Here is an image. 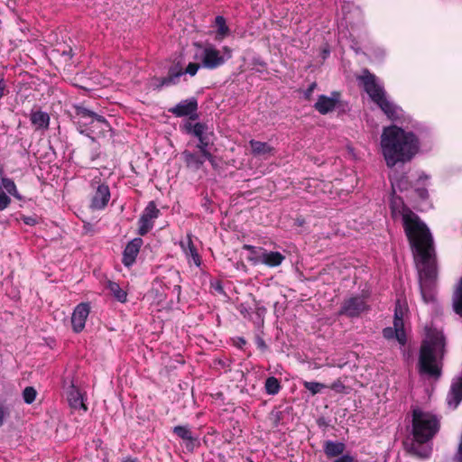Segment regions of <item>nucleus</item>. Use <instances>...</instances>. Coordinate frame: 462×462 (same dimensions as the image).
<instances>
[{"instance_id":"nucleus-26","label":"nucleus","mask_w":462,"mask_h":462,"mask_svg":"<svg viewBox=\"0 0 462 462\" xmlns=\"http://www.w3.org/2000/svg\"><path fill=\"white\" fill-rule=\"evenodd\" d=\"M183 156L188 167L198 170L201 167L204 162L207 160L201 153H192L189 152H184Z\"/></svg>"},{"instance_id":"nucleus-14","label":"nucleus","mask_w":462,"mask_h":462,"mask_svg":"<svg viewBox=\"0 0 462 462\" xmlns=\"http://www.w3.org/2000/svg\"><path fill=\"white\" fill-rule=\"evenodd\" d=\"M142 245L143 240L141 238H134L126 245L122 260L125 266L129 267L134 264Z\"/></svg>"},{"instance_id":"nucleus-37","label":"nucleus","mask_w":462,"mask_h":462,"mask_svg":"<svg viewBox=\"0 0 462 462\" xmlns=\"http://www.w3.org/2000/svg\"><path fill=\"white\" fill-rule=\"evenodd\" d=\"M330 388L337 393H341L344 391L345 386L340 381H336L331 384Z\"/></svg>"},{"instance_id":"nucleus-16","label":"nucleus","mask_w":462,"mask_h":462,"mask_svg":"<svg viewBox=\"0 0 462 462\" xmlns=\"http://www.w3.org/2000/svg\"><path fill=\"white\" fill-rule=\"evenodd\" d=\"M180 246L181 247L185 256L187 257L189 263H190V259L197 265H200V257L195 248L191 236L187 235V236L180 241Z\"/></svg>"},{"instance_id":"nucleus-12","label":"nucleus","mask_w":462,"mask_h":462,"mask_svg":"<svg viewBox=\"0 0 462 462\" xmlns=\"http://www.w3.org/2000/svg\"><path fill=\"white\" fill-rule=\"evenodd\" d=\"M367 306L362 297H352L346 300L340 310V314L356 317L366 310Z\"/></svg>"},{"instance_id":"nucleus-31","label":"nucleus","mask_w":462,"mask_h":462,"mask_svg":"<svg viewBox=\"0 0 462 462\" xmlns=\"http://www.w3.org/2000/svg\"><path fill=\"white\" fill-rule=\"evenodd\" d=\"M302 384L308 391L311 393L312 395L320 393L323 389L327 387L324 383L318 382L303 381Z\"/></svg>"},{"instance_id":"nucleus-11","label":"nucleus","mask_w":462,"mask_h":462,"mask_svg":"<svg viewBox=\"0 0 462 462\" xmlns=\"http://www.w3.org/2000/svg\"><path fill=\"white\" fill-rule=\"evenodd\" d=\"M159 216V209L153 202H150L139 219V234H147L153 226V220Z\"/></svg>"},{"instance_id":"nucleus-15","label":"nucleus","mask_w":462,"mask_h":462,"mask_svg":"<svg viewBox=\"0 0 462 462\" xmlns=\"http://www.w3.org/2000/svg\"><path fill=\"white\" fill-rule=\"evenodd\" d=\"M339 95L338 93H332L331 97L319 96L318 101L315 104V108L320 114H328L333 111L338 103Z\"/></svg>"},{"instance_id":"nucleus-6","label":"nucleus","mask_w":462,"mask_h":462,"mask_svg":"<svg viewBox=\"0 0 462 462\" xmlns=\"http://www.w3.org/2000/svg\"><path fill=\"white\" fill-rule=\"evenodd\" d=\"M195 45L201 50L199 53H196L195 58L199 60L206 69L218 68L232 57V50L227 46L218 50L211 43H207L204 46L199 43Z\"/></svg>"},{"instance_id":"nucleus-18","label":"nucleus","mask_w":462,"mask_h":462,"mask_svg":"<svg viewBox=\"0 0 462 462\" xmlns=\"http://www.w3.org/2000/svg\"><path fill=\"white\" fill-rule=\"evenodd\" d=\"M67 398H68L69 404L72 409H75V410L79 409V410H82L83 411H87L88 408L84 402L82 393H80V391L79 389H77L73 385L70 386V388L67 393Z\"/></svg>"},{"instance_id":"nucleus-17","label":"nucleus","mask_w":462,"mask_h":462,"mask_svg":"<svg viewBox=\"0 0 462 462\" xmlns=\"http://www.w3.org/2000/svg\"><path fill=\"white\" fill-rule=\"evenodd\" d=\"M198 104L195 99H187L180 102L177 106L171 108L169 111L176 116H190L196 112Z\"/></svg>"},{"instance_id":"nucleus-30","label":"nucleus","mask_w":462,"mask_h":462,"mask_svg":"<svg viewBox=\"0 0 462 462\" xmlns=\"http://www.w3.org/2000/svg\"><path fill=\"white\" fill-rule=\"evenodd\" d=\"M281 388L279 381L275 377H269L265 382V390L269 394H276L279 393Z\"/></svg>"},{"instance_id":"nucleus-22","label":"nucleus","mask_w":462,"mask_h":462,"mask_svg":"<svg viewBox=\"0 0 462 462\" xmlns=\"http://www.w3.org/2000/svg\"><path fill=\"white\" fill-rule=\"evenodd\" d=\"M430 178L429 175L423 172L419 174L415 183V192L420 199L424 200L429 197L427 187L430 184Z\"/></svg>"},{"instance_id":"nucleus-8","label":"nucleus","mask_w":462,"mask_h":462,"mask_svg":"<svg viewBox=\"0 0 462 462\" xmlns=\"http://www.w3.org/2000/svg\"><path fill=\"white\" fill-rule=\"evenodd\" d=\"M407 311L406 302L401 299L396 301L394 310L393 328H385L383 331V337L387 339L396 338L403 346L406 343L403 317Z\"/></svg>"},{"instance_id":"nucleus-34","label":"nucleus","mask_w":462,"mask_h":462,"mask_svg":"<svg viewBox=\"0 0 462 462\" xmlns=\"http://www.w3.org/2000/svg\"><path fill=\"white\" fill-rule=\"evenodd\" d=\"M208 139L206 137V143H201L199 142V143L198 144V148L199 149L200 151V153L205 157L207 158V160H208L212 164L214 163L213 162V157L212 155L208 152L207 150V146L208 144Z\"/></svg>"},{"instance_id":"nucleus-24","label":"nucleus","mask_w":462,"mask_h":462,"mask_svg":"<svg viewBox=\"0 0 462 462\" xmlns=\"http://www.w3.org/2000/svg\"><path fill=\"white\" fill-rule=\"evenodd\" d=\"M215 27L217 29L215 40L217 42L223 41L230 33V30H229L228 26L226 25V19L223 16L219 15V16L216 17Z\"/></svg>"},{"instance_id":"nucleus-7","label":"nucleus","mask_w":462,"mask_h":462,"mask_svg":"<svg viewBox=\"0 0 462 462\" xmlns=\"http://www.w3.org/2000/svg\"><path fill=\"white\" fill-rule=\"evenodd\" d=\"M89 176L92 178L90 181L89 207L93 210H102L107 206L111 198L109 187L101 180L97 170L92 171Z\"/></svg>"},{"instance_id":"nucleus-4","label":"nucleus","mask_w":462,"mask_h":462,"mask_svg":"<svg viewBox=\"0 0 462 462\" xmlns=\"http://www.w3.org/2000/svg\"><path fill=\"white\" fill-rule=\"evenodd\" d=\"M439 422L438 418L428 411L420 409L413 411L412 433L415 444L411 449L420 457H428L430 454V448L428 446L420 447V444L426 443L438 432Z\"/></svg>"},{"instance_id":"nucleus-36","label":"nucleus","mask_w":462,"mask_h":462,"mask_svg":"<svg viewBox=\"0 0 462 462\" xmlns=\"http://www.w3.org/2000/svg\"><path fill=\"white\" fill-rule=\"evenodd\" d=\"M355 461V458L353 456H351L350 454L346 453V454H342L340 456H338V457H337L333 462H354Z\"/></svg>"},{"instance_id":"nucleus-20","label":"nucleus","mask_w":462,"mask_h":462,"mask_svg":"<svg viewBox=\"0 0 462 462\" xmlns=\"http://www.w3.org/2000/svg\"><path fill=\"white\" fill-rule=\"evenodd\" d=\"M261 257V263L269 267H277L281 265L285 259V256L280 252L267 251L266 249H264Z\"/></svg>"},{"instance_id":"nucleus-9","label":"nucleus","mask_w":462,"mask_h":462,"mask_svg":"<svg viewBox=\"0 0 462 462\" xmlns=\"http://www.w3.org/2000/svg\"><path fill=\"white\" fill-rule=\"evenodd\" d=\"M5 189L10 195L15 199L22 200L23 197L18 192L15 183L9 178H2L0 183V211L5 210L11 203V199L4 190Z\"/></svg>"},{"instance_id":"nucleus-42","label":"nucleus","mask_w":462,"mask_h":462,"mask_svg":"<svg viewBox=\"0 0 462 462\" xmlns=\"http://www.w3.org/2000/svg\"><path fill=\"white\" fill-rule=\"evenodd\" d=\"M314 87H315V84H312V87L310 88V91H311Z\"/></svg>"},{"instance_id":"nucleus-13","label":"nucleus","mask_w":462,"mask_h":462,"mask_svg":"<svg viewBox=\"0 0 462 462\" xmlns=\"http://www.w3.org/2000/svg\"><path fill=\"white\" fill-rule=\"evenodd\" d=\"M90 307L87 303L79 304L71 316L72 328L76 333L81 332L88 317Z\"/></svg>"},{"instance_id":"nucleus-27","label":"nucleus","mask_w":462,"mask_h":462,"mask_svg":"<svg viewBox=\"0 0 462 462\" xmlns=\"http://www.w3.org/2000/svg\"><path fill=\"white\" fill-rule=\"evenodd\" d=\"M243 248L249 252V255L247 257L248 261H250L254 265L261 263V256L263 255L264 248L255 247L250 245H245Z\"/></svg>"},{"instance_id":"nucleus-43","label":"nucleus","mask_w":462,"mask_h":462,"mask_svg":"<svg viewBox=\"0 0 462 462\" xmlns=\"http://www.w3.org/2000/svg\"><path fill=\"white\" fill-rule=\"evenodd\" d=\"M247 461H248V462H254V461H253V460H251V459H247Z\"/></svg>"},{"instance_id":"nucleus-3","label":"nucleus","mask_w":462,"mask_h":462,"mask_svg":"<svg viewBox=\"0 0 462 462\" xmlns=\"http://www.w3.org/2000/svg\"><path fill=\"white\" fill-rule=\"evenodd\" d=\"M445 337L442 331L428 328L421 345L419 368L421 374L439 378L441 374V361L444 354Z\"/></svg>"},{"instance_id":"nucleus-10","label":"nucleus","mask_w":462,"mask_h":462,"mask_svg":"<svg viewBox=\"0 0 462 462\" xmlns=\"http://www.w3.org/2000/svg\"><path fill=\"white\" fill-rule=\"evenodd\" d=\"M200 65L199 63L190 62L186 69L183 71L181 69L178 71H170L168 77L162 78L161 79H155L152 83L156 88H162L163 86H171L176 84L179 80V78L183 74H189L190 76H195L198 72Z\"/></svg>"},{"instance_id":"nucleus-21","label":"nucleus","mask_w":462,"mask_h":462,"mask_svg":"<svg viewBox=\"0 0 462 462\" xmlns=\"http://www.w3.org/2000/svg\"><path fill=\"white\" fill-rule=\"evenodd\" d=\"M323 449L328 458L337 457L342 455L346 449L343 442L327 440L323 444Z\"/></svg>"},{"instance_id":"nucleus-23","label":"nucleus","mask_w":462,"mask_h":462,"mask_svg":"<svg viewBox=\"0 0 462 462\" xmlns=\"http://www.w3.org/2000/svg\"><path fill=\"white\" fill-rule=\"evenodd\" d=\"M31 122L36 129H47L50 124V116L42 111H33L31 114Z\"/></svg>"},{"instance_id":"nucleus-33","label":"nucleus","mask_w":462,"mask_h":462,"mask_svg":"<svg viewBox=\"0 0 462 462\" xmlns=\"http://www.w3.org/2000/svg\"><path fill=\"white\" fill-rule=\"evenodd\" d=\"M37 393L33 387H26L23 390V397L26 403L31 404L35 401Z\"/></svg>"},{"instance_id":"nucleus-2","label":"nucleus","mask_w":462,"mask_h":462,"mask_svg":"<svg viewBox=\"0 0 462 462\" xmlns=\"http://www.w3.org/2000/svg\"><path fill=\"white\" fill-rule=\"evenodd\" d=\"M390 180L393 189L392 217L402 223L405 234L413 248L422 299L425 302H430L434 300L433 287L437 277L433 239L427 226L404 205L402 199L396 195L398 191L407 189L409 186L407 178L391 177Z\"/></svg>"},{"instance_id":"nucleus-35","label":"nucleus","mask_w":462,"mask_h":462,"mask_svg":"<svg viewBox=\"0 0 462 462\" xmlns=\"http://www.w3.org/2000/svg\"><path fill=\"white\" fill-rule=\"evenodd\" d=\"M9 416L7 407L0 403V427L4 424L5 419Z\"/></svg>"},{"instance_id":"nucleus-1","label":"nucleus","mask_w":462,"mask_h":462,"mask_svg":"<svg viewBox=\"0 0 462 462\" xmlns=\"http://www.w3.org/2000/svg\"><path fill=\"white\" fill-rule=\"evenodd\" d=\"M357 79L387 118L402 125H393L383 129L380 146L386 165L393 168L411 162L420 148L419 137L414 132L420 128V124L391 100L383 83L375 75L364 70Z\"/></svg>"},{"instance_id":"nucleus-32","label":"nucleus","mask_w":462,"mask_h":462,"mask_svg":"<svg viewBox=\"0 0 462 462\" xmlns=\"http://www.w3.org/2000/svg\"><path fill=\"white\" fill-rule=\"evenodd\" d=\"M206 126L203 124L197 123L193 125L191 133L197 136L201 143H206L205 136Z\"/></svg>"},{"instance_id":"nucleus-28","label":"nucleus","mask_w":462,"mask_h":462,"mask_svg":"<svg viewBox=\"0 0 462 462\" xmlns=\"http://www.w3.org/2000/svg\"><path fill=\"white\" fill-rule=\"evenodd\" d=\"M453 309L457 314L462 317V277L453 294Z\"/></svg>"},{"instance_id":"nucleus-39","label":"nucleus","mask_w":462,"mask_h":462,"mask_svg":"<svg viewBox=\"0 0 462 462\" xmlns=\"http://www.w3.org/2000/svg\"><path fill=\"white\" fill-rule=\"evenodd\" d=\"M23 219V222L29 226H33L36 223V220L32 217H24Z\"/></svg>"},{"instance_id":"nucleus-38","label":"nucleus","mask_w":462,"mask_h":462,"mask_svg":"<svg viewBox=\"0 0 462 462\" xmlns=\"http://www.w3.org/2000/svg\"><path fill=\"white\" fill-rule=\"evenodd\" d=\"M169 275L175 282H179V280H180V273H179V272H177L175 270H171V271H169Z\"/></svg>"},{"instance_id":"nucleus-40","label":"nucleus","mask_w":462,"mask_h":462,"mask_svg":"<svg viewBox=\"0 0 462 462\" xmlns=\"http://www.w3.org/2000/svg\"><path fill=\"white\" fill-rule=\"evenodd\" d=\"M172 291L175 292L179 296L180 293V286L179 284H175L173 286Z\"/></svg>"},{"instance_id":"nucleus-5","label":"nucleus","mask_w":462,"mask_h":462,"mask_svg":"<svg viewBox=\"0 0 462 462\" xmlns=\"http://www.w3.org/2000/svg\"><path fill=\"white\" fill-rule=\"evenodd\" d=\"M77 115L79 116L80 133H86L92 139L99 137L110 130L109 124L103 116L87 108H79Z\"/></svg>"},{"instance_id":"nucleus-25","label":"nucleus","mask_w":462,"mask_h":462,"mask_svg":"<svg viewBox=\"0 0 462 462\" xmlns=\"http://www.w3.org/2000/svg\"><path fill=\"white\" fill-rule=\"evenodd\" d=\"M250 146L254 154L263 157L271 155L273 150L267 143L254 140L250 141Z\"/></svg>"},{"instance_id":"nucleus-41","label":"nucleus","mask_w":462,"mask_h":462,"mask_svg":"<svg viewBox=\"0 0 462 462\" xmlns=\"http://www.w3.org/2000/svg\"><path fill=\"white\" fill-rule=\"evenodd\" d=\"M123 462H139L136 458H127L124 460Z\"/></svg>"},{"instance_id":"nucleus-29","label":"nucleus","mask_w":462,"mask_h":462,"mask_svg":"<svg viewBox=\"0 0 462 462\" xmlns=\"http://www.w3.org/2000/svg\"><path fill=\"white\" fill-rule=\"evenodd\" d=\"M106 288L113 294V296L120 302H125L127 300V292L122 289L118 283L108 282Z\"/></svg>"},{"instance_id":"nucleus-19","label":"nucleus","mask_w":462,"mask_h":462,"mask_svg":"<svg viewBox=\"0 0 462 462\" xmlns=\"http://www.w3.org/2000/svg\"><path fill=\"white\" fill-rule=\"evenodd\" d=\"M173 432L180 437L181 439L186 441V448L189 450H193L195 447V443L198 439L195 438L190 430L186 426H176L173 428Z\"/></svg>"}]
</instances>
